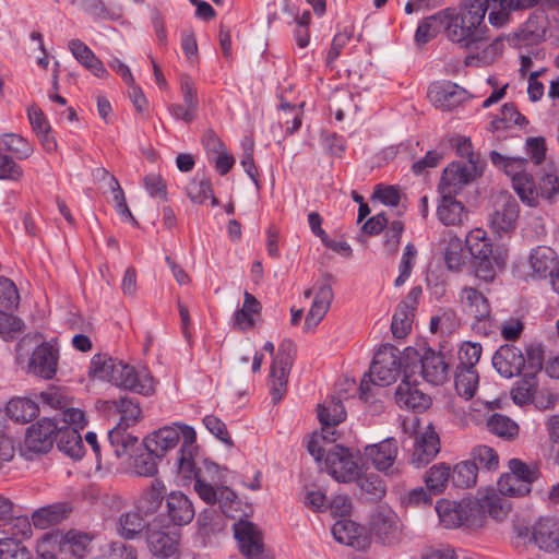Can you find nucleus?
<instances>
[{
    "label": "nucleus",
    "instance_id": "f257e3e1",
    "mask_svg": "<svg viewBox=\"0 0 559 559\" xmlns=\"http://www.w3.org/2000/svg\"><path fill=\"white\" fill-rule=\"evenodd\" d=\"M197 433L194 429H187V444L183 448L186 456L178 459V472L186 480H194V490L199 497L209 504L218 503L222 511L227 509L237 499V495L225 485L224 471L209 460L197 465L193 460Z\"/></svg>",
    "mask_w": 559,
    "mask_h": 559
},
{
    "label": "nucleus",
    "instance_id": "f03ea898",
    "mask_svg": "<svg viewBox=\"0 0 559 559\" xmlns=\"http://www.w3.org/2000/svg\"><path fill=\"white\" fill-rule=\"evenodd\" d=\"M488 9V0H465L457 10L450 9L445 27L448 38L467 49L487 41L489 28L485 24V16Z\"/></svg>",
    "mask_w": 559,
    "mask_h": 559
},
{
    "label": "nucleus",
    "instance_id": "7ed1b4c3",
    "mask_svg": "<svg viewBox=\"0 0 559 559\" xmlns=\"http://www.w3.org/2000/svg\"><path fill=\"white\" fill-rule=\"evenodd\" d=\"M90 373L96 379L142 395L147 396L154 392V380L146 368L136 370L122 361L97 355L91 361Z\"/></svg>",
    "mask_w": 559,
    "mask_h": 559
},
{
    "label": "nucleus",
    "instance_id": "20e7f679",
    "mask_svg": "<svg viewBox=\"0 0 559 559\" xmlns=\"http://www.w3.org/2000/svg\"><path fill=\"white\" fill-rule=\"evenodd\" d=\"M465 246L476 260L475 274L478 278L490 282L508 259V250L503 246L492 247L490 239L481 228L471 230L465 238Z\"/></svg>",
    "mask_w": 559,
    "mask_h": 559
},
{
    "label": "nucleus",
    "instance_id": "39448f33",
    "mask_svg": "<svg viewBox=\"0 0 559 559\" xmlns=\"http://www.w3.org/2000/svg\"><path fill=\"white\" fill-rule=\"evenodd\" d=\"M108 403L109 408L120 415L117 426L108 432V440L114 454L121 459L131 455L132 450L138 444V438L129 433L127 429L140 419L142 411L136 400L127 396Z\"/></svg>",
    "mask_w": 559,
    "mask_h": 559
},
{
    "label": "nucleus",
    "instance_id": "423d86ee",
    "mask_svg": "<svg viewBox=\"0 0 559 559\" xmlns=\"http://www.w3.org/2000/svg\"><path fill=\"white\" fill-rule=\"evenodd\" d=\"M400 350L392 345H382L374 354L369 380L364 378L358 388L359 399L368 402L376 393L372 386H386L395 382L401 372Z\"/></svg>",
    "mask_w": 559,
    "mask_h": 559
},
{
    "label": "nucleus",
    "instance_id": "0eeeda50",
    "mask_svg": "<svg viewBox=\"0 0 559 559\" xmlns=\"http://www.w3.org/2000/svg\"><path fill=\"white\" fill-rule=\"evenodd\" d=\"M346 397V394L342 395L340 392L337 396H332L330 401L319 406L318 417L322 426L321 431L314 432L307 443V450L314 460H319L322 456V452L325 450L323 443L326 440L330 443L337 440L335 426L346 418V411L342 403V399Z\"/></svg>",
    "mask_w": 559,
    "mask_h": 559
},
{
    "label": "nucleus",
    "instance_id": "6e6552de",
    "mask_svg": "<svg viewBox=\"0 0 559 559\" xmlns=\"http://www.w3.org/2000/svg\"><path fill=\"white\" fill-rule=\"evenodd\" d=\"M325 450L317 462L324 457V466L329 474L341 483H349L358 479L362 473V464L358 453H354L348 448L334 444L326 440Z\"/></svg>",
    "mask_w": 559,
    "mask_h": 559
},
{
    "label": "nucleus",
    "instance_id": "1a4fd4ad",
    "mask_svg": "<svg viewBox=\"0 0 559 559\" xmlns=\"http://www.w3.org/2000/svg\"><path fill=\"white\" fill-rule=\"evenodd\" d=\"M490 160L496 167L503 169V171L511 177L513 189L520 200L526 205H533L535 203L536 193L533 191L534 178L525 170L527 159L507 157L492 151L490 153Z\"/></svg>",
    "mask_w": 559,
    "mask_h": 559
},
{
    "label": "nucleus",
    "instance_id": "9d476101",
    "mask_svg": "<svg viewBox=\"0 0 559 559\" xmlns=\"http://www.w3.org/2000/svg\"><path fill=\"white\" fill-rule=\"evenodd\" d=\"M404 368L415 371L425 381L433 385L442 384L448 378L449 365L443 355L431 348H424L421 354L415 349L407 348Z\"/></svg>",
    "mask_w": 559,
    "mask_h": 559
},
{
    "label": "nucleus",
    "instance_id": "9b49d317",
    "mask_svg": "<svg viewBox=\"0 0 559 559\" xmlns=\"http://www.w3.org/2000/svg\"><path fill=\"white\" fill-rule=\"evenodd\" d=\"M526 352L527 368L511 391L512 400L518 405H526L533 402L538 388L537 374L542 371L544 365V349L540 344H528Z\"/></svg>",
    "mask_w": 559,
    "mask_h": 559
},
{
    "label": "nucleus",
    "instance_id": "f8f14e48",
    "mask_svg": "<svg viewBox=\"0 0 559 559\" xmlns=\"http://www.w3.org/2000/svg\"><path fill=\"white\" fill-rule=\"evenodd\" d=\"M187 429L193 428L181 424L159 428L144 439V448L154 453L156 457H163L169 450L175 449L182 439L179 457H183L186 456L183 448L187 444Z\"/></svg>",
    "mask_w": 559,
    "mask_h": 559
},
{
    "label": "nucleus",
    "instance_id": "ddd939ff",
    "mask_svg": "<svg viewBox=\"0 0 559 559\" xmlns=\"http://www.w3.org/2000/svg\"><path fill=\"white\" fill-rule=\"evenodd\" d=\"M295 344L290 340L281 343L270 373L271 395L277 403L286 392L287 379L295 359Z\"/></svg>",
    "mask_w": 559,
    "mask_h": 559
},
{
    "label": "nucleus",
    "instance_id": "4468645a",
    "mask_svg": "<svg viewBox=\"0 0 559 559\" xmlns=\"http://www.w3.org/2000/svg\"><path fill=\"white\" fill-rule=\"evenodd\" d=\"M370 532L381 544L394 546L401 539V521L391 508L379 507L371 516Z\"/></svg>",
    "mask_w": 559,
    "mask_h": 559
},
{
    "label": "nucleus",
    "instance_id": "2eb2a0df",
    "mask_svg": "<svg viewBox=\"0 0 559 559\" xmlns=\"http://www.w3.org/2000/svg\"><path fill=\"white\" fill-rule=\"evenodd\" d=\"M234 534L241 554L247 559H273L265 551L262 535L253 523L239 521L234 525Z\"/></svg>",
    "mask_w": 559,
    "mask_h": 559
},
{
    "label": "nucleus",
    "instance_id": "dca6fc26",
    "mask_svg": "<svg viewBox=\"0 0 559 559\" xmlns=\"http://www.w3.org/2000/svg\"><path fill=\"white\" fill-rule=\"evenodd\" d=\"M492 366L501 377L511 379L527 368V352L513 344L501 345L492 356Z\"/></svg>",
    "mask_w": 559,
    "mask_h": 559
},
{
    "label": "nucleus",
    "instance_id": "f3484780",
    "mask_svg": "<svg viewBox=\"0 0 559 559\" xmlns=\"http://www.w3.org/2000/svg\"><path fill=\"white\" fill-rule=\"evenodd\" d=\"M475 170L474 162H452L442 173L438 187L439 193L447 197L459 194L473 180Z\"/></svg>",
    "mask_w": 559,
    "mask_h": 559
},
{
    "label": "nucleus",
    "instance_id": "a211bd4d",
    "mask_svg": "<svg viewBox=\"0 0 559 559\" xmlns=\"http://www.w3.org/2000/svg\"><path fill=\"white\" fill-rule=\"evenodd\" d=\"M395 401L400 407L424 411L430 405V397L418 389L415 371L404 368V378L395 391Z\"/></svg>",
    "mask_w": 559,
    "mask_h": 559
},
{
    "label": "nucleus",
    "instance_id": "6ab92c4d",
    "mask_svg": "<svg viewBox=\"0 0 559 559\" xmlns=\"http://www.w3.org/2000/svg\"><path fill=\"white\" fill-rule=\"evenodd\" d=\"M474 509L475 506L472 504V501L456 502L442 499L436 506L439 520L445 528L474 524V520H472Z\"/></svg>",
    "mask_w": 559,
    "mask_h": 559
},
{
    "label": "nucleus",
    "instance_id": "aec40b11",
    "mask_svg": "<svg viewBox=\"0 0 559 559\" xmlns=\"http://www.w3.org/2000/svg\"><path fill=\"white\" fill-rule=\"evenodd\" d=\"M57 420L43 418L28 427L24 448L33 453H47L53 445Z\"/></svg>",
    "mask_w": 559,
    "mask_h": 559
},
{
    "label": "nucleus",
    "instance_id": "412c9836",
    "mask_svg": "<svg viewBox=\"0 0 559 559\" xmlns=\"http://www.w3.org/2000/svg\"><path fill=\"white\" fill-rule=\"evenodd\" d=\"M59 359L58 348L50 342L38 345L28 362V371L39 378L50 380L57 372Z\"/></svg>",
    "mask_w": 559,
    "mask_h": 559
},
{
    "label": "nucleus",
    "instance_id": "4be33fe9",
    "mask_svg": "<svg viewBox=\"0 0 559 559\" xmlns=\"http://www.w3.org/2000/svg\"><path fill=\"white\" fill-rule=\"evenodd\" d=\"M519 217V206L511 195H503L497 203L496 210L489 216V227L499 237L515 228Z\"/></svg>",
    "mask_w": 559,
    "mask_h": 559
},
{
    "label": "nucleus",
    "instance_id": "5701e85b",
    "mask_svg": "<svg viewBox=\"0 0 559 559\" xmlns=\"http://www.w3.org/2000/svg\"><path fill=\"white\" fill-rule=\"evenodd\" d=\"M428 98L437 108L450 111L467 98V92L450 81L436 82L428 88Z\"/></svg>",
    "mask_w": 559,
    "mask_h": 559
},
{
    "label": "nucleus",
    "instance_id": "b1692460",
    "mask_svg": "<svg viewBox=\"0 0 559 559\" xmlns=\"http://www.w3.org/2000/svg\"><path fill=\"white\" fill-rule=\"evenodd\" d=\"M397 452V441L394 438H388L377 444L365 448V454L371 460L373 466L378 471L388 474H394L400 471L397 466H394Z\"/></svg>",
    "mask_w": 559,
    "mask_h": 559
},
{
    "label": "nucleus",
    "instance_id": "393cba45",
    "mask_svg": "<svg viewBox=\"0 0 559 559\" xmlns=\"http://www.w3.org/2000/svg\"><path fill=\"white\" fill-rule=\"evenodd\" d=\"M533 191L536 193V198L535 203L530 205L531 207L538 205L539 198L549 203L559 199V169L552 162L545 164L537 173V187L534 183Z\"/></svg>",
    "mask_w": 559,
    "mask_h": 559
},
{
    "label": "nucleus",
    "instance_id": "a878e982",
    "mask_svg": "<svg viewBox=\"0 0 559 559\" xmlns=\"http://www.w3.org/2000/svg\"><path fill=\"white\" fill-rule=\"evenodd\" d=\"M532 539L544 551H559V520L540 518L532 526Z\"/></svg>",
    "mask_w": 559,
    "mask_h": 559
},
{
    "label": "nucleus",
    "instance_id": "bb28decb",
    "mask_svg": "<svg viewBox=\"0 0 559 559\" xmlns=\"http://www.w3.org/2000/svg\"><path fill=\"white\" fill-rule=\"evenodd\" d=\"M440 451V440L432 427L418 433L415 439L412 463L417 467L430 463Z\"/></svg>",
    "mask_w": 559,
    "mask_h": 559
},
{
    "label": "nucleus",
    "instance_id": "cd10ccee",
    "mask_svg": "<svg viewBox=\"0 0 559 559\" xmlns=\"http://www.w3.org/2000/svg\"><path fill=\"white\" fill-rule=\"evenodd\" d=\"M332 534L338 543L358 550L366 549L369 545L364 528L347 519L336 521L332 526Z\"/></svg>",
    "mask_w": 559,
    "mask_h": 559
},
{
    "label": "nucleus",
    "instance_id": "c85d7f7f",
    "mask_svg": "<svg viewBox=\"0 0 559 559\" xmlns=\"http://www.w3.org/2000/svg\"><path fill=\"white\" fill-rule=\"evenodd\" d=\"M167 516L175 525H186L194 518L191 500L181 491H171L166 497Z\"/></svg>",
    "mask_w": 559,
    "mask_h": 559
},
{
    "label": "nucleus",
    "instance_id": "c756f323",
    "mask_svg": "<svg viewBox=\"0 0 559 559\" xmlns=\"http://www.w3.org/2000/svg\"><path fill=\"white\" fill-rule=\"evenodd\" d=\"M333 300V290L330 284H321L314 295L311 308L305 319V331L316 328L328 313Z\"/></svg>",
    "mask_w": 559,
    "mask_h": 559
},
{
    "label": "nucleus",
    "instance_id": "7c9ffc66",
    "mask_svg": "<svg viewBox=\"0 0 559 559\" xmlns=\"http://www.w3.org/2000/svg\"><path fill=\"white\" fill-rule=\"evenodd\" d=\"M72 511L68 502H56L35 510L32 513V523L36 528L46 530L66 520Z\"/></svg>",
    "mask_w": 559,
    "mask_h": 559
},
{
    "label": "nucleus",
    "instance_id": "2f4dec72",
    "mask_svg": "<svg viewBox=\"0 0 559 559\" xmlns=\"http://www.w3.org/2000/svg\"><path fill=\"white\" fill-rule=\"evenodd\" d=\"M68 46L73 57L92 74L100 79L108 76V71L103 61L86 44L80 39H71Z\"/></svg>",
    "mask_w": 559,
    "mask_h": 559
},
{
    "label": "nucleus",
    "instance_id": "473e14b6",
    "mask_svg": "<svg viewBox=\"0 0 559 559\" xmlns=\"http://www.w3.org/2000/svg\"><path fill=\"white\" fill-rule=\"evenodd\" d=\"M55 442L58 449L68 456L79 460L84 455V445L80 431L69 426H59L55 433Z\"/></svg>",
    "mask_w": 559,
    "mask_h": 559
},
{
    "label": "nucleus",
    "instance_id": "72a5a7b5",
    "mask_svg": "<svg viewBox=\"0 0 559 559\" xmlns=\"http://www.w3.org/2000/svg\"><path fill=\"white\" fill-rule=\"evenodd\" d=\"M441 200L437 207L438 219L445 226L462 225L467 218V212L462 202L455 199V195L440 194Z\"/></svg>",
    "mask_w": 559,
    "mask_h": 559
},
{
    "label": "nucleus",
    "instance_id": "f704fd0d",
    "mask_svg": "<svg viewBox=\"0 0 559 559\" xmlns=\"http://www.w3.org/2000/svg\"><path fill=\"white\" fill-rule=\"evenodd\" d=\"M93 537L84 532L70 530L62 534L59 539V549L62 554H70L76 558H83L90 552Z\"/></svg>",
    "mask_w": 559,
    "mask_h": 559
},
{
    "label": "nucleus",
    "instance_id": "c9c22d12",
    "mask_svg": "<svg viewBox=\"0 0 559 559\" xmlns=\"http://www.w3.org/2000/svg\"><path fill=\"white\" fill-rule=\"evenodd\" d=\"M530 263L534 273L543 278L552 276L558 269L556 252L546 246H539L532 251Z\"/></svg>",
    "mask_w": 559,
    "mask_h": 559
},
{
    "label": "nucleus",
    "instance_id": "e433bc0d",
    "mask_svg": "<svg viewBox=\"0 0 559 559\" xmlns=\"http://www.w3.org/2000/svg\"><path fill=\"white\" fill-rule=\"evenodd\" d=\"M147 544L154 556L168 558L176 554L178 540L175 535L150 527L147 532Z\"/></svg>",
    "mask_w": 559,
    "mask_h": 559
},
{
    "label": "nucleus",
    "instance_id": "4c0bfd02",
    "mask_svg": "<svg viewBox=\"0 0 559 559\" xmlns=\"http://www.w3.org/2000/svg\"><path fill=\"white\" fill-rule=\"evenodd\" d=\"M449 14L450 8L424 19L416 29V41L418 44H426L435 38L442 27H447V17Z\"/></svg>",
    "mask_w": 559,
    "mask_h": 559
},
{
    "label": "nucleus",
    "instance_id": "58836bf2",
    "mask_svg": "<svg viewBox=\"0 0 559 559\" xmlns=\"http://www.w3.org/2000/svg\"><path fill=\"white\" fill-rule=\"evenodd\" d=\"M166 487L159 479H154L148 488H146L136 502L139 512L150 514L154 513L160 507L165 498Z\"/></svg>",
    "mask_w": 559,
    "mask_h": 559
},
{
    "label": "nucleus",
    "instance_id": "ea45409f",
    "mask_svg": "<svg viewBox=\"0 0 559 559\" xmlns=\"http://www.w3.org/2000/svg\"><path fill=\"white\" fill-rule=\"evenodd\" d=\"M261 312V304L250 293L245 292L241 309L234 314V325L240 331H247L254 325V316Z\"/></svg>",
    "mask_w": 559,
    "mask_h": 559
},
{
    "label": "nucleus",
    "instance_id": "a19ab883",
    "mask_svg": "<svg viewBox=\"0 0 559 559\" xmlns=\"http://www.w3.org/2000/svg\"><path fill=\"white\" fill-rule=\"evenodd\" d=\"M460 298L464 310L473 317H484L491 311L488 299L473 287H463Z\"/></svg>",
    "mask_w": 559,
    "mask_h": 559
},
{
    "label": "nucleus",
    "instance_id": "79ce46f5",
    "mask_svg": "<svg viewBox=\"0 0 559 559\" xmlns=\"http://www.w3.org/2000/svg\"><path fill=\"white\" fill-rule=\"evenodd\" d=\"M7 413L16 423H28L38 416V405L29 399H12L7 406Z\"/></svg>",
    "mask_w": 559,
    "mask_h": 559
},
{
    "label": "nucleus",
    "instance_id": "37998d69",
    "mask_svg": "<svg viewBox=\"0 0 559 559\" xmlns=\"http://www.w3.org/2000/svg\"><path fill=\"white\" fill-rule=\"evenodd\" d=\"M503 37L499 36L488 44L476 55H469L465 58L467 67L489 66L497 60L503 50Z\"/></svg>",
    "mask_w": 559,
    "mask_h": 559
},
{
    "label": "nucleus",
    "instance_id": "c03bdc74",
    "mask_svg": "<svg viewBox=\"0 0 559 559\" xmlns=\"http://www.w3.org/2000/svg\"><path fill=\"white\" fill-rule=\"evenodd\" d=\"M479 377L475 368L456 367L455 389L459 395L472 399L475 395Z\"/></svg>",
    "mask_w": 559,
    "mask_h": 559
},
{
    "label": "nucleus",
    "instance_id": "a18cd8bd",
    "mask_svg": "<svg viewBox=\"0 0 559 559\" xmlns=\"http://www.w3.org/2000/svg\"><path fill=\"white\" fill-rule=\"evenodd\" d=\"M546 20L532 15L524 23L520 33L516 34L520 40L527 44H537L546 38Z\"/></svg>",
    "mask_w": 559,
    "mask_h": 559
},
{
    "label": "nucleus",
    "instance_id": "49530a36",
    "mask_svg": "<svg viewBox=\"0 0 559 559\" xmlns=\"http://www.w3.org/2000/svg\"><path fill=\"white\" fill-rule=\"evenodd\" d=\"M451 477V467L447 463L432 465L426 473L425 483L435 493L442 492Z\"/></svg>",
    "mask_w": 559,
    "mask_h": 559
},
{
    "label": "nucleus",
    "instance_id": "de8ad7c7",
    "mask_svg": "<svg viewBox=\"0 0 559 559\" xmlns=\"http://www.w3.org/2000/svg\"><path fill=\"white\" fill-rule=\"evenodd\" d=\"M0 151H9L19 159H25L33 153V146L23 136L8 133L0 136Z\"/></svg>",
    "mask_w": 559,
    "mask_h": 559
},
{
    "label": "nucleus",
    "instance_id": "09e8293b",
    "mask_svg": "<svg viewBox=\"0 0 559 559\" xmlns=\"http://www.w3.org/2000/svg\"><path fill=\"white\" fill-rule=\"evenodd\" d=\"M478 466L466 460L457 463L451 474L453 484L460 488H469L476 485Z\"/></svg>",
    "mask_w": 559,
    "mask_h": 559
},
{
    "label": "nucleus",
    "instance_id": "8fccbe9b",
    "mask_svg": "<svg viewBox=\"0 0 559 559\" xmlns=\"http://www.w3.org/2000/svg\"><path fill=\"white\" fill-rule=\"evenodd\" d=\"M142 512L132 511L121 514L119 518V534L126 539H132L145 527Z\"/></svg>",
    "mask_w": 559,
    "mask_h": 559
},
{
    "label": "nucleus",
    "instance_id": "3c124183",
    "mask_svg": "<svg viewBox=\"0 0 559 559\" xmlns=\"http://www.w3.org/2000/svg\"><path fill=\"white\" fill-rule=\"evenodd\" d=\"M479 469L496 471L499 466V456L497 452L488 445H477L471 451V459Z\"/></svg>",
    "mask_w": 559,
    "mask_h": 559
},
{
    "label": "nucleus",
    "instance_id": "603ef678",
    "mask_svg": "<svg viewBox=\"0 0 559 559\" xmlns=\"http://www.w3.org/2000/svg\"><path fill=\"white\" fill-rule=\"evenodd\" d=\"M487 427L492 433L503 438H513L519 431V426L515 421L498 413L489 417Z\"/></svg>",
    "mask_w": 559,
    "mask_h": 559
},
{
    "label": "nucleus",
    "instance_id": "864d4df0",
    "mask_svg": "<svg viewBox=\"0 0 559 559\" xmlns=\"http://www.w3.org/2000/svg\"><path fill=\"white\" fill-rule=\"evenodd\" d=\"M0 559H32V554L20 539L1 538Z\"/></svg>",
    "mask_w": 559,
    "mask_h": 559
},
{
    "label": "nucleus",
    "instance_id": "5fc2aeb1",
    "mask_svg": "<svg viewBox=\"0 0 559 559\" xmlns=\"http://www.w3.org/2000/svg\"><path fill=\"white\" fill-rule=\"evenodd\" d=\"M444 261L449 270L460 271L465 264L462 240L456 237H450L444 253Z\"/></svg>",
    "mask_w": 559,
    "mask_h": 559
},
{
    "label": "nucleus",
    "instance_id": "6e6d98bb",
    "mask_svg": "<svg viewBox=\"0 0 559 559\" xmlns=\"http://www.w3.org/2000/svg\"><path fill=\"white\" fill-rule=\"evenodd\" d=\"M511 474L522 484L531 488L532 484L540 476L539 468L536 465H527L519 459H512L509 462Z\"/></svg>",
    "mask_w": 559,
    "mask_h": 559
},
{
    "label": "nucleus",
    "instance_id": "4d7b16f0",
    "mask_svg": "<svg viewBox=\"0 0 559 559\" xmlns=\"http://www.w3.org/2000/svg\"><path fill=\"white\" fill-rule=\"evenodd\" d=\"M187 195L194 202L202 204L212 195V187L205 177H194L186 188Z\"/></svg>",
    "mask_w": 559,
    "mask_h": 559
},
{
    "label": "nucleus",
    "instance_id": "13d9d810",
    "mask_svg": "<svg viewBox=\"0 0 559 559\" xmlns=\"http://www.w3.org/2000/svg\"><path fill=\"white\" fill-rule=\"evenodd\" d=\"M472 504L475 506L474 513L477 512L483 515H489L495 520H502L507 515V511L498 497H485L478 502H472Z\"/></svg>",
    "mask_w": 559,
    "mask_h": 559
},
{
    "label": "nucleus",
    "instance_id": "bf43d9fd",
    "mask_svg": "<svg viewBox=\"0 0 559 559\" xmlns=\"http://www.w3.org/2000/svg\"><path fill=\"white\" fill-rule=\"evenodd\" d=\"M417 257V249L413 243H407L404 248V252L400 263V274L395 278V286H402L409 277L412 269L415 265Z\"/></svg>",
    "mask_w": 559,
    "mask_h": 559
},
{
    "label": "nucleus",
    "instance_id": "052dcab7",
    "mask_svg": "<svg viewBox=\"0 0 559 559\" xmlns=\"http://www.w3.org/2000/svg\"><path fill=\"white\" fill-rule=\"evenodd\" d=\"M481 345L479 343L464 342L457 354V367L475 368L481 356Z\"/></svg>",
    "mask_w": 559,
    "mask_h": 559
},
{
    "label": "nucleus",
    "instance_id": "680f3d73",
    "mask_svg": "<svg viewBox=\"0 0 559 559\" xmlns=\"http://www.w3.org/2000/svg\"><path fill=\"white\" fill-rule=\"evenodd\" d=\"M156 456L151 451H143L135 455L133 468L136 475L152 477L157 473Z\"/></svg>",
    "mask_w": 559,
    "mask_h": 559
},
{
    "label": "nucleus",
    "instance_id": "e2e57ef3",
    "mask_svg": "<svg viewBox=\"0 0 559 559\" xmlns=\"http://www.w3.org/2000/svg\"><path fill=\"white\" fill-rule=\"evenodd\" d=\"M414 317V313L396 308L391 323L394 337L404 338L411 332Z\"/></svg>",
    "mask_w": 559,
    "mask_h": 559
},
{
    "label": "nucleus",
    "instance_id": "0e129e2a",
    "mask_svg": "<svg viewBox=\"0 0 559 559\" xmlns=\"http://www.w3.org/2000/svg\"><path fill=\"white\" fill-rule=\"evenodd\" d=\"M498 488L499 491L506 496H525L531 492V488L518 480L511 473L500 477Z\"/></svg>",
    "mask_w": 559,
    "mask_h": 559
},
{
    "label": "nucleus",
    "instance_id": "69168bd1",
    "mask_svg": "<svg viewBox=\"0 0 559 559\" xmlns=\"http://www.w3.org/2000/svg\"><path fill=\"white\" fill-rule=\"evenodd\" d=\"M19 301V293L14 283L0 276V309L12 310Z\"/></svg>",
    "mask_w": 559,
    "mask_h": 559
},
{
    "label": "nucleus",
    "instance_id": "338daca9",
    "mask_svg": "<svg viewBox=\"0 0 559 559\" xmlns=\"http://www.w3.org/2000/svg\"><path fill=\"white\" fill-rule=\"evenodd\" d=\"M404 231V224L402 221H393L389 225L385 233V251L393 255L399 250V245L401 241L402 234Z\"/></svg>",
    "mask_w": 559,
    "mask_h": 559
},
{
    "label": "nucleus",
    "instance_id": "774afa93",
    "mask_svg": "<svg viewBox=\"0 0 559 559\" xmlns=\"http://www.w3.org/2000/svg\"><path fill=\"white\" fill-rule=\"evenodd\" d=\"M203 424L205 428L218 440H221L227 445H233V441L227 431L226 425L218 417L214 415H206L203 418Z\"/></svg>",
    "mask_w": 559,
    "mask_h": 559
}]
</instances>
